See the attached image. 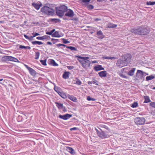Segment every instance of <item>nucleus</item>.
<instances>
[{
	"label": "nucleus",
	"instance_id": "f257e3e1",
	"mask_svg": "<svg viewBox=\"0 0 155 155\" xmlns=\"http://www.w3.org/2000/svg\"><path fill=\"white\" fill-rule=\"evenodd\" d=\"M150 29L146 26H140L137 28L133 29L131 30V32L136 35H146L150 31Z\"/></svg>",
	"mask_w": 155,
	"mask_h": 155
},
{
	"label": "nucleus",
	"instance_id": "f03ea898",
	"mask_svg": "<svg viewBox=\"0 0 155 155\" xmlns=\"http://www.w3.org/2000/svg\"><path fill=\"white\" fill-rule=\"evenodd\" d=\"M77 58H78V60L84 68L87 69L90 66L91 63L88 60L89 58V57L77 56Z\"/></svg>",
	"mask_w": 155,
	"mask_h": 155
},
{
	"label": "nucleus",
	"instance_id": "7ed1b4c3",
	"mask_svg": "<svg viewBox=\"0 0 155 155\" xmlns=\"http://www.w3.org/2000/svg\"><path fill=\"white\" fill-rule=\"evenodd\" d=\"M67 10L68 7L65 5H60L55 8L56 14L60 18L64 15L65 12Z\"/></svg>",
	"mask_w": 155,
	"mask_h": 155
},
{
	"label": "nucleus",
	"instance_id": "20e7f679",
	"mask_svg": "<svg viewBox=\"0 0 155 155\" xmlns=\"http://www.w3.org/2000/svg\"><path fill=\"white\" fill-rule=\"evenodd\" d=\"M41 12L45 14L51 15L53 13V9L48 6H44L41 10Z\"/></svg>",
	"mask_w": 155,
	"mask_h": 155
},
{
	"label": "nucleus",
	"instance_id": "39448f33",
	"mask_svg": "<svg viewBox=\"0 0 155 155\" xmlns=\"http://www.w3.org/2000/svg\"><path fill=\"white\" fill-rule=\"evenodd\" d=\"M134 120L136 124L142 125L145 124L146 120L144 118L137 117L134 119Z\"/></svg>",
	"mask_w": 155,
	"mask_h": 155
},
{
	"label": "nucleus",
	"instance_id": "423d86ee",
	"mask_svg": "<svg viewBox=\"0 0 155 155\" xmlns=\"http://www.w3.org/2000/svg\"><path fill=\"white\" fill-rule=\"evenodd\" d=\"M65 15H64L63 19L64 20L67 19V18H71L73 17L74 15V13L73 11L71 9H68L65 12Z\"/></svg>",
	"mask_w": 155,
	"mask_h": 155
},
{
	"label": "nucleus",
	"instance_id": "0eeeda50",
	"mask_svg": "<svg viewBox=\"0 0 155 155\" xmlns=\"http://www.w3.org/2000/svg\"><path fill=\"white\" fill-rule=\"evenodd\" d=\"M98 136L102 138H106L107 137L108 135L104 131L100 132L97 129H96Z\"/></svg>",
	"mask_w": 155,
	"mask_h": 155
},
{
	"label": "nucleus",
	"instance_id": "6e6552de",
	"mask_svg": "<svg viewBox=\"0 0 155 155\" xmlns=\"http://www.w3.org/2000/svg\"><path fill=\"white\" fill-rule=\"evenodd\" d=\"M116 65L119 68H122L127 65V63H126L124 61L121 59H119L116 63Z\"/></svg>",
	"mask_w": 155,
	"mask_h": 155
},
{
	"label": "nucleus",
	"instance_id": "1a4fd4ad",
	"mask_svg": "<svg viewBox=\"0 0 155 155\" xmlns=\"http://www.w3.org/2000/svg\"><path fill=\"white\" fill-rule=\"evenodd\" d=\"M131 58V56L130 54H127L124 56V61L127 64L130 61Z\"/></svg>",
	"mask_w": 155,
	"mask_h": 155
},
{
	"label": "nucleus",
	"instance_id": "9d476101",
	"mask_svg": "<svg viewBox=\"0 0 155 155\" xmlns=\"http://www.w3.org/2000/svg\"><path fill=\"white\" fill-rule=\"evenodd\" d=\"M25 66L28 70L30 73L32 75H35L36 74V71L31 68L29 67L27 65L24 64Z\"/></svg>",
	"mask_w": 155,
	"mask_h": 155
},
{
	"label": "nucleus",
	"instance_id": "9b49d317",
	"mask_svg": "<svg viewBox=\"0 0 155 155\" xmlns=\"http://www.w3.org/2000/svg\"><path fill=\"white\" fill-rule=\"evenodd\" d=\"M72 116V115L71 114H67L63 115H60L59 117L61 119L65 120L68 119L71 117Z\"/></svg>",
	"mask_w": 155,
	"mask_h": 155
},
{
	"label": "nucleus",
	"instance_id": "f8f14e48",
	"mask_svg": "<svg viewBox=\"0 0 155 155\" xmlns=\"http://www.w3.org/2000/svg\"><path fill=\"white\" fill-rule=\"evenodd\" d=\"M32 34L33 35V36H31L30 37H29L25 35H24V36L26 39L30 41L33 40V38L34 37L40 35L39 33H33Z\"/></svg>",
	"mask_w": 155,
	"mask_h": 155
},
{
	"label": "nucleus",
	"instance_id": "ddd939ff",
	"mask_svg": "<svg viewBox=\"0 0 155 155\" xmlns=\"http://www.w3.org/2000/svg\"><path fill=\"white\" fill-rule=\"evenodd\" d=\"M143 73L142 71L138 70L136 74V76L138 78L142 79L143 76Z\"/></svg>",
	"mask_w": 155,
	"mask_h": 155
},
{
	"label": "nucleus",
	"instance_id": "4468645a",
	"mask_svg": "<svg viewBox=\"0 0 155 155\" xmlns=\"http://www.w3.org/2000/svg\"><path fill=\"white\" fill-rule=\"evenodd\" d=\"M32 5L37 10H38L40 7L42 5V4L41 3H40V4H39L35 3H33L32 4Z\"/></svg>",
	"mask_w": 155,
	"mask_h": 155
},
{
	"label": "nucleus",
	"instance_id": "2eb2a0df",
	"mask_svg": "<svg viewBox=\"0 0 155 155\" xmlns=\"http://www.w3.org/2000/svg\"><path fill=\"white\" fill-rule=\"evenodd\" d=\"M98 74L101 78L105 77L107 75V72L106 71H104L99 72Z\"/></svg>",
	"mask_w": 155,
	"mask_h": 155
},
{
	"label": "nucleus",
	"instance_id": "dca6fc26",
	"mask_svg": "<svg viewBox=\"0 0 155 155\" xmlns=\"http://www.w3.org/2000/svg\"><path fill=\"white\" fill-rule=\"evenodd\" d=\"M136 70V68H132L127 73V74L130 76H133L134 73V72Z\"/></svg>",
	"mask_w": 155,
	"mask_h": 155
},
{
	"label": "nucleus",
	"instance_id": "f3484780",
	"mask_svg": "<svg viewBox=\"0 0 155 155\" xmlns=\"http://www.w3.org/2000/svg\"><path fill=\"white\" fill-rule=\"evenodd\" d=\"M94 70L97 71H99L104 70V68L102 67L101 65H97L94 68Z\"/></svg>",
	"mask_w": 155,
	"mask_h": 155
},
{
	"label": "nucleus",
	"instance_id": "a211bd4d",
	"mask_svg": "<svg viewBox=\"0 0 155 155\" xmlns=\"http://www.w3.org/2000/svg\"><path fill=\"white\" fill-rule=\"evenodd\" d=\"M97 34L98 36V38H99L102 39L104 38V35L103 33L101 30L98 31L97 32Z\"/></svg>",
	"mask_w": 155,
	"mask_h": 155
},
{
	"label": "nucleus",
	"instance_id": "6ab92c4d",
	"mask_svg": "<svg viewBox=\"0 0 155 155\" xmlns=\"http://www.w3.org/2000/svg\"><path fill=\"white\" fill-rule=\"evenodd\" d=\"M12 56H6L2 57V59L4 61H11Z\"/></svg>",
	"mask_w": 155,
	"mask_h": 155
},
{
	"label": "nucleus",
	"instance_id": "aec40b11",
	"mask_svg": "<svg viewBox=\"0 0 155 155\" xmlns=\"http://www.w3.org/2000/svg\"><path fill=\"white\" fill-rule=\"evenodd\" d=\"M117 26V25H116L112 23H109L107 24V27L108 28H116Z\"/></svg>",
	"mask_w": 155,
	"mask_h": 155
},
{
	"label": "nucleus",
	"instance_id": "412c9836",
	"mask_svg": "<svg viewBox=\"0 0 155 155\" xmlns=\"http://www.w3.org/2000/svg\"><path fill=\"white\" fill-rule=\"evenodd\" d=\"M67 150L72 154L75 153V151L71 147H67Z\"/></svg>",
	"mask_w": 155,
	"mask_h": 155
},
{
	"label": "nucleus",
	"instance_id": "4be33fe9",
	"mask_svg": "<svg viewBox=\"0 0 155 155\" xmlns=\"http://www.w3.org/2000/svg\"><path fill=\"white\" fill-rule=\"evenodd\" d=\"M61 36L59 33V32L58 31L55 32L52 35V37H60Z\"/></svg>",
	"mask_w": 155,
	"mask_h": 155
},
{
	"label": "nucleus",
	"instance_id": "5701e85b",
	"mask_svg": "<svg viewBox=\"0 0 155 155\" xmlns=\"http://www.w3.org/2000/svg\"><path fill=\"white\" fill-rule=\"evenodd\" d=\"M70 72H64L63 75V77L65 79H66L69 78Z\"/></svg>",
	"mask_w": 155,
	"mask_h": 155
},
{
	"label": "nucleus",
	"instance_id": "b1692460",
	"mask_svg": "<svg viewBox=\"0 0 155 155\" xmlns=\"http://www.w3.org/2000/svg\"><path fill=\"white\" fill-rule=\"evenodd\" d=\"M32 44L34 45H35L36 44H38V45H43V43L41 41H32Z\"/></svg>",
	"mask_w": 155,
	"mask_h": 155
},
{
	"label": "nucleus",
	"instance_id": "393cba45",
	"mask_svg": "<svg viewBox=\"0 0 155 155\" xmlns=\"http://www.w3.org/2000/svg\"><path fill=\"white\" fill-rule=\"evenodd\" d=\"M55 104H56V106L58 107V108L61 109H62L63 107V104L61 103H59L58 102H55Z\"/></svg>",
	"mask_w": 155,
	"mask_h": 155
},
{
	"label": "nucleus",
	"instance_id": "a878e982",
	"mask_svg": "<svg viewBox=\"0 0 155 155\" xmlns=\"http://www.w3.org/2000/svg\"><path fill=\"white\" fill-rule=\"evenodd\" d=\"M155 78V77L152 75H150V76H147L146 78V80L147 81L152 80L153 79Z\"/></svg>",
	"mask_w": 155,
	"mask_h": 155
},
{
	"label": "nucleus",
	"instance_id": "bb28decb",
	"mask_svg": "<svg viewBox=\"0 0 155 155\" xmlns=\"http://www.w3.org/2000/svg\"><path fill=\"white\" fill-rule=\"evenodd\" d=\"M103 59H116V58L115 57H102Z\"/></svg>",
	"mask_w": 155,
	"mask_h": 155
},
{
	"label": "nucleus",
	"instance_id": "cd10ccee",
	"mask_svg": "<svg viewBox=\"0 0 155 155\" xmlns=\"http://www.w3.org/2000/svg\"><path fill=\"white\" fill-rule=\"evenodd\" d=\"M69 98L71 100L74 101V102H75L77 100V99L76 98L74 97V96H70V95H69Z\"/></svg>",
	"mask_w": 155,
	"mask_h": 155
},
{
	"label": "nucleus",
	"instance_id": "c85d7f7f",
	"mask_svg": "<svg viewBox=\"0 0 155 155\" xmlns=\"http://www.w3.org/2000/svg\"><path fill=\"white\" fill-rule=\"evenodd\" d=\"M62 97L65 99L67 98V96L65 94L60 91L58 94Z\"/></svg>",
	"mask_w": 155,
	"mask_h": 155
},
{
	"label": "nucleus",
	"instance_id": "c756f323",
	"mask_svg": "<svg viewBox=\"0 0 155 155\" xmlns=\"http://www.w3.org/2000/svg\"><path fill=\"white\" fill-rule=\"evenodd\" d=\"M146 4L148 5H153L155 4V2H147L146 3Z\"/></svg>",
	"mask_w": 155,
	"mask_h": 155
},
{
	"label": "nucleus",
	"instance_id": "7c9ffc66",
	"mask_svg": "<svg viewBox=\"0 0 155 155\" xmlns=\"http://www.w3.org/2000/svg\"><path fill=\"white\" fill-rule=\"evenodd\" d=\"M50 63L51 64L54 66H57L58 65V64H57L53 60H51L50 61Z\"/></svg>",
	"mask_w": 155,
	"mask_h": 155
},
{
	"label": "nucleus",
	"instance_id": "2f4dec72",
	"mask_svg": "<svg viewBox=\"0 0 155 155\" xmlns=\"http://www.w3.org/2000/svg\"><path fill=\"white\" fill-rule=\"evenodd\" d=\"M11 61H13L19 63L20 61H18V60L16 58L13 57L12 56Z\"/></svg>",
	"mask_w": 155,
	"mask_h": 155
},
{
	"label": "nucleus",
	"instance_id": "473e14b6",
	"mask_svg": "<svg viewBox=\"0 0 155 155\" xmlns=\"http://www.w3.org/2000/svg\"><path fill=\"white\" fill-rule=\"evenodd\" d=\"M150 100L149 98L148 97H145V101L144 102V103H148L150 102Z\"/></svg>",
	"mask_w": 155,
	"mask_h": 155
},
{
	"label": "nucleus",
	"instance_id": "72a5a7b5",
	"mask_svg": "<svg viewBox=\"0 0 155 155\" xmlns=\"http://www.w3.org/2000/svg\"><path fill=\"white\" fill-rule=\"evenodd\" d=\"M99 126L101 127L104 128L105 129H106L107 130H110V129L106 125H104L102 124H100L99 125Z\"/></svg>",
	"mask_w": 155,
	"mask_h": 155
},
{
	"label": "nucleus",
	"instance_id": "f704fd0d",
	"mask_svg": "<svg viewBox=\"0 0 155 155\" xmlns=\"http://www.w3.org/2000/svg\"><path fill=\"white\" fill-rule=\"evenodd\" d=\"M138 106V103L137 102H134L131 104V107L133 108L136 107Z\"/></svg>",
	"mask_w": 155,
	"mask_h": 155
},
{
	"label": "nucleus",
	"instance_id": "c9c22d12",
	"mask_svg": "<svg viewBox=\"0 0 155 155\" xmlns=\"http://www.w3.org/2000/svg\"><path fill=\"white\" fill-rule=\"evenodd\" d=\"M67 48L70 49L71 51H77V49L74 47L72 46H67Z\"/></svg>",
	"mask_w": 155,
	"mask_h": 155
},
{
	"label": "nucleus",
	"instance_id": "e433bc0d",
	"mask_svg": "<svg viewBox=\"0 0 155 155\" xmlns=\"http://www.w3.org/2000/svg\"><path fill=\"white\" fill-rule=\"evenodd\" d=\"M40 55V53L39 52H35V59H38L39 58Z\"/></svg>",
	"mask_w": 155,
	"mask_h": 155
},
{
	"label": "nucleus",
	"instance_id": "4c0bfd02",
	"mask_svg": "<svg viewBox=\"0 0 155 155\" xmlns=\"http://www.w3.org/2000/svg\"><path fill=\"white\" fill-rule=\"evenodd\" d=\"M119 75L121 77L124 78H126L127 79L128 78V77L126 76L124 74H123L121 73H119Z\"/></svg>",
	"mask_w": 155,
	"mask_h": 155
},
{
	"label": "nucleus",
	"instance_id": "58836bf2",
	"mask_svg": "<svg viewBox=\"0 0 155 155\" xmlns=\"http://www.w3.org/2000/svg\"><path fill=\"white\" fill-rule=\"evenodd\" d=\"M40 62L41 64L44 65L45 66L47 65L46 61V60H41Z\"/></svg>",
	"mask_w": 155,
	"mask_h": 155
},
{
	"label": "nucleus",
	"instance_id": "ea45409f",
	"mask_svg": "<svg viewBox=\"0 0 155 155\" xmlns=\"http://www.w3.org/2000/svg\"><path fill=\"white\" fill-rule=\"evenodd\" d=\"M54 90L57 92L58 94L60 92V90L58 87H54Z\"/></svg>",
	"mask_w": 155,
	"mask_h": 155
},
{
	"label": "nucleus",
	"instance_id": "a19ab883",
	"mask_svg": "<svg viewBox=\"0 0 155 155\" xmlns=\"http://www.w3.org/2000/svg\"><path fill=\"white\" fill-rule=\"evenodd\" d=\"M62 40L63 41V42L64 44H67L70 43V41H68L67 39L62 38Z\"/></svg>",
	"mask_w": 155,
	"mask_h": 155
},
{
	"label": "nucleus",
	"instance_id": "79ce46f5",
	"mask_svg": "<svg viewBox=\"0 0 155 155\" xmlns=\"http://www.w3.org/2000/svg\"><path fill=\"white\" fill-rule=\"evenodd\" d=\"M36 39L38 40H42L45 39V36L38 37L36 38Z\"/></svg>",
	"mask_w": 155,
	"mask_h": 155
},
{
	"label": "nucleus",
	"instance_id": "37998d69",
	"mask_svg": "<svg viewBox=\"0 0 155 155\" xmlns=\"http://www.w3.org/2000/svg\"><path fill=\"white\" fill-rule=\"evenodd\" d=\"M87 8L89 9H92L94 8V6L91 5H89L87 6Z\"/></svg>",
	"mask_w": 155,
	"mask_h": 155
},
{
	"label": "nucleus",
	"instance_id": "c03bdc74",
	"mask_svg": "<svg viewBox=\"0 0 155 155\" xmlns=\"http://www.w3.org/2000/svg\"><path fill=\"white\" fill-rule=\"evenodd\" d=\"M87 100H88L89 101H95V100L94 99L92 98L91 97H90V96H89L87 97Z\"/></svg>",
	"mask_w": 155,
	"mask_h": 155
},
{
	"label": "nucleus",
	"instance_id": "a18cd8bd",
	"mask_svg": "<svg viewBox=\"0 0 155 155\" xmlns=\"http://www.w3.org/2000/svg\"><path fill=\"white\" fill-rule=\"evenodd\" d=\"M76 84L78 85H80L81 84V82L79 79H78L76 81Z\"/></svg>",
	"mask_w": 155,
	"mask_h": 155
},
{
	"label": "nucleus",
	"instance_id": "49530a36",
	"mask_svg": "<svg viewBox=\"0 0 155 155\" xmlns=\"http://www.w3.org/2000/svg\"><path fill=\"white\" fill-rule=\"evenodd\" d=\"M81 1L83 3H89L90 1V0H81Z\"/></svg>",
	"mask_w": 155,
	"mask_h": 155
},
{
	"label": "nucleus",
	"instance_id": "de8ad7c7",
	"mask_svg": "<svg viewBox=\"0 0 155 155\" xmlns=\"http://www.w3.org/2000/svg\"><path fill=\"white\" fill-rule=\"evenodd\" d=\"M150 104L152 107L155 108V103L154 102H151Z\"/></svg>",
	"mask_w": 155,
	"mask_h": 155
},
{
	"label": "nucleus",
	"instance_id": "09e8293b",
	"mask_svg": "<svg viewBox=\"0 0 155 155\" xmlns=\"http://www.w3.org/2000/svg\"><path fill=\"white\" fill-rule=\"evenodd\" d=\"M78 128L76 127H74L73 128H71L70 129V130L71 131H72L73 130H78Z\"/></svg>",
	"mask_w": 155,
	"mask_h": 155
},
{
	"label": "nucleus",
	"instance_id": "8fccbe9b",
	"mask_svg": "<svg viewBox=\"0 0 155 155\" xmlns=\"http://www.w3.org/2000/svg\"><path fill=\"white\" fill-rule=\"evenodd\" d=\"M56 45L57 47H60L61 46H63L64 47L66 46V45H64L63 44H57Z\"/></svg>",
	"mask_w": 155,
	"mask_h": 155
},
{
	"label": "nucleus",
	"instance_id": "3c124183",
	"mask_svg": "<svg viewBox=\"0 0 155 155\" xmlns=\"http://www.w3.org/2000/svg\"><path fill=\"white\" fill-rule=\"evenodd\" d=\"M67 68L69 70H71L74 68V67L73 66H67Z\"/></svg>",
	"mask_w": 155,
	"mask_h": 155
},
{
	"label": "nucleus",
	"instance_id": "603ef678",
	"mask_svg": "<svg viewBox=\"0 0 155 155\" xmlns=\"http://www.w3.org/2000/svg\"><path fill=\"white\" fill-rule=\"evenodd\" d=\"M94 21H101V19L100 18H96L94 19Z\"/></svg>",
	"mask_w": 155,
	"mask_h": 155
},
{
	"label": "nucleus",
	"instance_id": "864d4df0",
	"mask_svg": "<svg viewBox=\"0 0 155 155\" xmlns=\"http://www.w3.org/2000/svg\"><path fill=\"white\" fill-rule=\"evenodd\" d=\"M51 20L52 21H56V22H57V21H59V19H58L54 18V19H51Z\"/></svg>",
	"mask_w": 155,
	"mask_h": 155
},
{
	"label": "nucleus",
	"instance_id": "5fc2aeb1",
	"mask_svg": "<svg viewBox=\"0 0 155 155\" xmlns=\"http://www.w3.org/2000/svg\"><path fill=\"white\" fill-rule=\"evenodd\" d=\"M97 82V81L96 80H94L92 81V84H96V85H98V84L97 83H96Z\"/></svg>",
	"mask_w": 155,
	"mask_h": 155
},
{
	"label": "nucleus",
	"instance_id": "6e6d98bb",
	"mask_svg": "<svg viewBox=\"0 0 155 155\" xmlns=\"http://www.w3.org/2000/svg\"><path fill=\"white\" fill-rule=\"evenodd\" d=\"M46 34H47V35H51L53 34H52L51 31H50V32H46Z\"/></svg>",
	"mask_w": 155,
	"mask_h": 155
},
{
	"label": "nucleus",
	"instance_id": "4d7b16f0",
	"mask_svg": "<svg viewBox=\"0 0 155 155\" xmlns=\"http://www.w3.org/2000/svg\"><path fill=\"white\" fill-rule=\"evenodd\" d=\"M25 46L22 45H20V47H19V48H21V49H23V48L25 49Z\"/></svg>",
	"mask_w": 155,
	"mask_h": 155
},
{
	"label": "nucleus",
	"instance_id": "13d9d810",
	"mask_svg": "<svg viewBox=\"0 0 155 155\" xmlns=\"http://www.w3.org/2000/svg\"><path fill=\"white\" fill-rule=\"evenodd\" d=\"M72 20H74V21H78V18H73Z\"/></svg>",
	"mask_w": 155,
	"mask_h": 155
},
{
	"label": "nucleus",
	"instance_id": "bf43d9fd",
	"mask_svg": "<svg viewBox=\"0 0 155 155\" xmlns=\"http://www.w3.org/2000/svg\"><path fill=\"white\" fill-rule=\"evenodd\" d=\"M25 49H31V47L29 46H25Z\"/></svg>",
	"mask_w": 155,
	"mask_h": 155
},
{
	"label": "nucleus",
	"instance_id": "052dcab7",
	"mask_svg": "<svg viewBox=\"0 0 155 155\" xmlns=\"http://www.w3.org/2000/svg\"><path fill=\"white\" fill-rule=\"evenodd\" d=\"M87 83L89 84H92V82L91 81H89Z\"/></svg>",
	"mask_w": 155,
	"mask_h": 155
},
{
	"label": "nucleus",
	"instance_id": "680f3d73",
	"mask_svg": "<svg viewBox=\"0 0 155 155\" xmlns=\"http://www.w3.org/2000/svg\"><path fill=\"white\" fill-rule=\"evenodd\" d=\"M47 44L48 45H52V43L51 42H48L47 43Z\"/></svg>",
	"mask_w": 155,
	"mask_h": 155
},
{
	"label": "nucleus",
	"instance_id": "e2e57ef3",
	"mask_svg": "<svg viewBox=\"0 0 155 155\" xmlns=\"http://www.w3.org/2000/svg\"><path fill=\"white\" fill-rule=\"evenodd\" d=\"M97 63V61H94L92 62V63L93 64L95 63Z\"/></svg>",
	"mask_w": 155,
	"mask_h": 155
},
{
	"label": "nucleus",
	"instance_id": "0e129e2a",
	"mask_svg": "<svg viewBox=\"0 0 155 155\" xmlns=\"http://www.w3.org/2000/svg\"><path fill=\"white\" fill-rule=\"evenodd\" d=\"M55 31V29H53L51 31V32L52 33V34H53V33L54 32V31Z\"/></svg>",
	"mask_w": 155,
	"mask_h": 155
},
{
	"label": "nucleus",
	"instance_id": "69168bd1",
	"mask_svg": "<svg viewBox=\"0 0 155 155\" xmlns=\"http://www.w3.org/2000/svg\"><path fill=\"white\" fill-rule=\"evenodd\" d=\"M3 80V79H2V78L0 79V81H2Z\"/></svg>",
	"mask_w": 155,
	"mask_h": 155
},
{
	"label": "nucleus",
	"instance_id": "338daca9",
	"mask_svg": "<svg viewBox=\"0 0 155 155\" xmlns=\"http://www.w3.org/2000/svg\"><path fill=\"white\" fill-rule=\"evenodd\" d=\"M125 69V68H123V69H122L121 71H124Z\"/></svg>",
	"mask_w": 155,
	"mask_h": 155
},
{
	"label": "nucleus",
	"instance_id": "774afa93",
	"mask_svg": "<svg viewBox=\"0 0 155 155\" xmlns=\"http://www.w3.org/2000/svg\"><path fill=\"white\" fill-rule=\"evenodd\" d=\"M152 89H153V90H155V87H153L152 88Z\"/></svg>",
	"mask_w": 155,
	"mask_h": 155
}]
</instances>
